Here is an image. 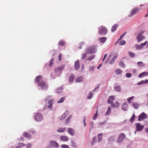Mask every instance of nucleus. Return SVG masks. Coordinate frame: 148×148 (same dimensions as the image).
<instances>
[{
  "mask_svg": "<svg viewBox=\"0 0 148 148\" xmlns=\"http://www.w3.org/2000/svg\"><path fill=\"white\" fill-rule=\"evenodd\" d=\"M118 27V25L115 24L112 27L111 29V31L112 32H114L116 29L117 27Z\"/></svg>",
  "mask_w": 148,
  "mask_h": 148,
  "instance_id": "22",
  "label": "nucleus"
},
{
  "mask_svg": "<svg viewBox=\"0 0 148 148\" xmlns=\"http://www.w3.org/2000/svg\"><path fill=\"white\" fill-rule=\"evenodd\" d=\"M62 55L61 54H59L58 56V58H59V60L60 61L61 59H62Z\"/></svg>",
  "mask_w": 148,
  "mask_h": 148,
  "instance_id": "60",
  "label": "nucleus"
},
{
  "mask_svg": "<svg viewBox=\"0 0 148 148\" xmlns=\"http://www.w3.org/2000/svg\"><path fill=\"white\" fill-rule=\"evenodd\" d=\"M125 135L124 133L120 134L117 138V142L118 143H120L122 142L125 138Z\"/></svg>",
  "mask_w": 148,
  "mask_h": 148,
  "instance_id": "2",
  "label": "nucleus"
},
{
  "mask_svg": "<svg viewBox=\"0 0 148 148\" xmlns=\"http://www.w3.org/2000/svg\"><path fill=\"white\" fill-rule=\"evenodd\" d=\"M64 68V66H62L60 67L55 68L54 70L56 73H61V71L63 70Z\"/></svg>",
  "mask_w": 148,
  "mask_h": 148,
  "instance_id": "11",
  "label": "nucleus"
},
{
  "mask_svg": "<svg viewBox=\"0 0 148 148\" xmlns=\"http://www.w3.org/2000/svg\"><path fill=\"white\" fill-rule=\"evenodd\" d=\"M102 134L101 133L98 135L97 137L98 140L99 142H100L102 140Z\"/></svg>",
  "mask_w": 148,
  "mask_h": 148,
  "instance_id": "29",
  "label": "nucleus"
},
{
  "mask_svg": "<svg viewBox=\"0 0 148 148\" xmlns=\"http://www.w3.org/2000/svg\"><path fill=\"white\" fill-rule=\"evenodd\" d=\"M95 56L94 55H91L89 56V58L86 60V61H87V60L89 61L92 60L94 58Z\"/></svg>",
  "mask_w": 148,
  "mask_h": 148,
  "instance_id": "32",
  "label": "nucleus"
},
{
  "mask_svg": "<svg viewBox=\"0 0 148 148\" xmlns=\"http://www.w3.org/2000/svg\"><path fill=\"white\" fill-rule=\"evenodd\" d=\"M97 49L95 46H90L87 48L86 53L87 54H92L96 52Z\"/></svg>",
  "mask_w": 148,
  "mask_h": 148,
  "instance_id": "1",
  "label": "nucleus"
},
{
  "mask_svg": "<svg viewBox=\"0 0 148 148\" xmlns=\"http://www.w3.org/2000/svg\"><path fill=\"white\" fill-rule=\"evenodd\" d=\"M125 40H122L121 41L119 42V45H123L125 44Z\"/></svg>",
  "mask_w": 148,
  "mask_h": 148,
  "instance_id": "46",
  "label": "nucleus"
},
{
  "mask_svg": "<svg viewBox=\"0 0 148 148\" xmlns=\"http://www.w3.org/2000/svg\"><path fill=\"white\" fill-rule=\"evenodd\" d=\"M53 99H51L48 101V103L49 104V105L47 106V107L50 110H52V108L53 102Z\"/></svg>",
  "mask_w": 148,
  "mask_h": 148,
  "instance_id": "14",
  "label": "nucleus"
},
{
  "mask_svg": "<svg viewBox=\"0 0 148 148\" xmlns=\"http://www.w3.org/2000/svg\"><path fill=\"white\" fill-rule=\"evenodd\" d=\"M147 118V114L144 112H143L140 114L138 120V121H141Z\"/></svg>",
  "mask_w": 148,
  "mask_h": 148,
  "instance_id": "3",
  "label": "nucleus"
},
{
  "mask_svg": "<svg viewBox=\"0 0 148 148\" xmlns=\"http://www.w3.org/2000/svg\"><path fill=\"white\" fill-rule=\"evenodd\" d=\"M83 122L84 124V125L85 126H86V117H84V119L83 120Z\"/></svg>",
  "mask_w": 148,
  "mask_h": 148,
  "instance_id": "55",
  "label": "nucleus"
},
{
  "mask_svg": "<svg viewBox=\"0 0 148 148\" xmlns=\"http://www.w3.org/2000/svg\"><path fill=\"white\" fill-rule=\"evenodd\" d=\"M137 64L139 67H143L145 66L144 64L142 62H137Z\"/></svg>",
  "mask_w": 148,
  "mask_h": 148,
  "instance_id": "25",
  "label": "nucleus"
},
{
  "mask_svg": "<svg viewBox=\"0 0 148 148\" xmlns=\"http://www.w3.org/2000/svg\"><path fill=\"white\" fill-rule=\"evenodd\" d=\"M69 114V111L66 110V111L62 115V116L64 118H66L68 115Z\"/></svg>",
  "mask_w": 148,
  "mask_h": 148,
  "instance_id": "36",
  "label": "nucleus"
},
{
  "mask_svg": "<svg viewBox=\"0 0 148 148\" xmlns=\"http://www.w3.org/2000/svg\"><path fill=\"white\" fill-rule=\"evenodd\" d=\"M126 34V32L125 33H124L119 38L118 40L116 42V43H117L118 42L119 40H121L122 38L123 37L125 36V34Z\"/></svg>",
  "mask_w": 148,
  "mask_h": 148,
  "instance_id": "42",
  "label": "nucleus"
},
{
  "mask_svg": "<svg viewBox=\"0 0 148 148\" xmlns=\"http://www.w3.org/2000/svg\"><path fill=\"white\" fill-rule=\"evenodd\" d=\"M134 98V96L128 98L127 99L128 102L130 103Z\"/></svg>",
  "mask_w": 148,
  "mask_h": 148,
  "instance_id": "37",
  "label": "nucleus"
},
{
  "mask_svg": "<svg viewBox=\"0 0 148 148\" xmlns=\"http://www.w3.org/2000/svg\"><path fill=\"white\" fill-rule=\"evenodd\" d=\"M132 76V74L130 73H127L126 74V76L127 77H130Z\"/></svg>",
  "mask_w": 148,
  "mask_h": 148,
  "instance_id": "52",
  "label": "nucleus"
},
{
  "mask_svg": "<svg viewBox=\"0 0 148 148\" xmlns=\"http://www.w3.org/2000/svg\"><path fill=\"white\" fill-rule=\"evenodd\" d=\"M107 38L105 37H102L99 38V41L102 43H104L106 41Z\"/></svg>",
  "mask_w": 148,
  "mask_h": 148,
  "instance_id": "20",
  "label": "nucleus"
},
{
  "mask_svg": "<svg viewBox=\"0 0 148 148\" xmlns=\"http://www.w3.org/2000/svg\"><path fill=\"white\" fill-rule=\"evenodd\" d=\"M119 66L123 68H124L125 67V65L124 64V63L122 62L121 61L119 63Z\"/></svg>",
  "mask_w": 148,
  "mask_h": 148,
  "instance_id": "35",
  "label": "nucleus"
},
{
  "mask_svg": "<svg viewBox=\"0 0 148 148\" xmlns=\"http://www.w3.org/2000/svg\"><path fill=\"white\" fill-rule=\"evenodd\" d=\"M68 133L71 135L73 136L75 134V132L73 129L71 128H69L67 129Z\"/></svg>",
  "mask_w": 148,
  "mask_h": 148,
  "instance_id": "18",
  "label": "nucleus"
},
{
  "mask_svg": "<svg viewBox=\"0 0 148 148\" xmlns=\"http://www.w3.org/2000/svg\"><path fill=\"white\" fill-rule=\"evenodd\" d=\"M111 108L110 107H108L107 111L105 114V115H109V114L111 112Z\"/></svg>",
  "mask_w": 148,
  "mask_h": 148,
  "instance_id": "26",
  "label": "nucleus"
},
{
  "mask_svg": "<svg viewBox=\"0 0 148 148\" xmlns=\"http://www.w3.org/2000/svg\"><path fill=\"white\" fill-rule=\"evenodd\" d=\"M23 135L24 136L27 138H31V135L29 133L27 132H25L23 134Z\"/></svg>",
  "mask_w": 148,
  "mask_h": 148,
  "instance_id": "23",
  "label": "nucleus"
},
{
  "mask_svg": "<svg viewBox=\"0 0 148 148\" xmlns=\"http://www.w3.org/2000/svg\"><path fill=\"white\" fill-rule=\"evenodd\" d=\"M136 130L137 131H142L144 128V125H141L140 123H136Z\"/></svg>",
  "mask_w": 148,
  "mask_h": 148,
  "instance_id": "9",
  "label": "nucleus"
},
{
  "mask_svg": "<svg viewBox=\"0 0 148 148\" xmlns=\"http://www.w3.org/2000/svg\"><path fill=\"white\" fill-rule=\"evenodd\" d=\"M132 106L135 109H137L138 108L139 105L136 103H133Z\"/></svg>",
  "mask_w": 148,
  "mask_h": 148,
  "instance_id": "33",
  "label": "nucleus"
},
{
  "mask_svg": "<svg viewBox=\"0 0 148 148\" xmlns=\"http://www.w3.org/2000/svg\"><path fill=\"white\" fill-rule=\"evenodd\" d=\"M65 99V97H61L60 100L58 101V103H60L63 102Z\"/></svg>",
  "mask_w": 148,
  "mask_h": 148,
  "instance_id": "34",
  "label": "nucleus"
},
{
  "mask_svg": "<svg viewBox=\"0 0 148 148\" xmlns=\"http://www.w3.org/2000/svg\"><path fill=\"white\" fill-rule=\"evenodd\" d=\"M128 105L127 103H124L122 106V108L123 110L126 111L127 110Z\"/></svg>",
  "mask_w": 148,
  "mask_h": 148,
  "instance_id": "19",
  "label": "nucleus"
},
{
  "mask_svg": "<svg viewBox=\"0 0 148 148\" xmlns=\"http://www.w3.org/2000/svg\"><path fill=\"white\" fill-rule=\"evenodd\" d=\"M145 38L143 35L138 34L137 35L136 39L137 40L138 42H139Z\"/></svg>",
  "mask_w": 148,
  "mask_h": 148,
  "instance_id": "12",
  "label": "nucleus"
},
{
  "mask_svg": "<svg viewBox=\"0 0 148 148\" xmlns=\"http://www.w3.org/2000/svg\"><path fill=\"white\" fill-rule=\"evenodd\" d=\"M139 9L137 8H135L132 9V11L130 14L129 15V16L131 17L134 15L139 11Z\"/></svg>",
  "mask_w": 148,
  "mask_h": 148,
  "instance_id": "8",
  "label": "nucleus"
},
{
  "mask_svg": "<svg viewBox=\"0 0 148 148\" xmlns=\"http://www.w3.org/2000/svg\"><path fill=\"white\" fill-rule=\"evenodd\" d=\"M90 125L91 127H93L94 125V123L93 122H91L90 123Z\"/></svg>",
  "mask_w": 148,
  "mask_h": 148,
  "instance_id": "62",
  "label": "nucleus"
},
{
  "mask_svg": "<svg viewBox=\"0 0 148 148\" xmlns=\"http://www.w3.org/2000/svg\"><path fill=\"white\" fill-rule=\"evenodd\" d=\"M54 60V59H52L50 62V63L49 64V66L50 67L51 66L52 64H53V61Z\"/></svg>",
  "mask_w": 148,
  "mask_h": 148,
  "instance_id": "44",
  "label": "nucleus"
},
{
  "mask_svg": "<svg viewBox=\"0 0 148 148\" xmlns=\"http://www.w3.org/2000/svg\"><path fill=\"white\" fill-rule=\"evenodd\" d=\"M95 68V67L94 66H91L90 67V70L92 71H93Z\"/></svg>",
  "mask_w": 148,
  "mask_h": 148,
  "instance_id": "61",
  "label": "nucleus"
},
{
  "mask_svg": "<svg viewBox=\"0 0 148 148\" xmlns=\"http://www.w3.org/2000/svg\"><path fill=\"white\" fill-rule=\"evenodd\" d=\"M32 144L30 143H29L26 145V148H31Z\"/></svg>",
  "mask_w": 148,
  "mask_h": 148,
  "instance_id": "51",
  "label": "nucleus"
},
{
  "mask_svg": "<svg viewBox=\"0 0 148 148\" xmlns=\"http://www.w3.org/2000/svg\"><path fill=\"white\" fill-rule=\"evenodd\" d=\"M122 71L119 69H117L115 71V73L117 75H119L122 73Z\"/></svg>",
  "mask_w": 148,
  "mask_h": 148,
  "instance_id": "39",
  "label": "nucleus"
},
{
  "mask_svg": "<svg viewBox=\"0 0 148 148\" xmlns=\"http://www.w3.org/2000/svg\"><path fill=\"white\" fill-rule=\"evenodd\" d=\"M65 42L64 41L62 40L59 41L58 44L59 45L63 46L65 45Z\"/></svg>",
  "mask_w": 148,
  "mask_h": 148,
  "instance_id": "30",
  "label": "nucleus"
},
{
  "mask_svg": "<svg viewBox=\"0 0 148 148\" xmlns=\"http://www.w3.org/2000/svg\"><path fill=\"white\" fill-rule=\"evenodd\" d=\"M66 128L65 127H62L59 128L57 131L58 132H63L66 130Z\"/></svg>",
  "mask_w": 148,
  "mask_h": 148,
  "instance_id": "21",
  "label": "nucleus"
},
{
  "mask_svg": "<svg viewBox=\"0 0 148 148\" xmlns=\"http://www.w3.org/2000/svg\"><path fill=\"white\" fill-rule=\"evenodd\" d=\"M115 60V59H114V58H112V59L111 60H110V64H112L114 62Z\"/></svg>",
  "mask_w": 148,
  "mask_h": 148,
  "instance_id": "48",
  "label": "nucleus"
},
{
  "mask_svg": "<svg viewBox=\"0 0 148 148\" xmlns=\"http://www.w3.org/2000/svg\"><path fill=\"white\" fill-rule=\"evenodd\" d=\"M38 86L41 87V89L43 90L46 89L47 88V85L44 81L41 82L38 84Z\"/></svg>",
  "mask_w": 148,
  "mask_h": 148,
  "instance_id": "7",
  "label": "nucleus"
},
{
  "mask_svg": "<svg viewBox=\"0 0 148 148\" xmlns=\"http://www.w3.org/2000/svg\"><path fill=\"white\" fill-rule=\"evenodd\" d=\"M75 78V77L74 75H73V74H71L69 77V82L70 83L73 82Z\"/></svg>",
  "mask_w": 148,
  "mask_h": 148,
  "instance_id": "17",
  "label": "nucleus"
},
{
  "mask_svg": "<svg viewBox=\"0 0 148 148\" xmlns=\"http://www.w3.org/2000/svg\"><path fill=\"white\" fill-rule=\"evenodd\" d=\"M42 75L37 76L35 79V82L36 84H39L41 81H42Z\"/></svg>",
  "mask_w": 148,
  "mask_h": 148,
  "instance_id": "10",
  "label": "nucleus"
},
{
  "mask_svg": "<svg viewBox=\"0 0 148 148\" xmlns=\"http://www.w3.org/2000/svg\"><path fill=\"white\" fill-rule=\"evenodd\" d=\"M80 67L79 62V60H77L75 62L74 68L75 70L79 69Z\"/></svg>",
  "mask_w": 148,
  "mask_h": 148,
  "instance_id": "13",
  "label": "nucleus"
},
{
  "mask_svg": "<svg viewBox=\"0 0 148 148\" xmlns=\"http://www.w3.org/2000/svg\"><path fill=\"white\" fill-rule=\"evenodd\" d=\"M60 139L63 141H67L69 140V138L67 136H62L60 137Z\"/></svg>",
  "mask_w": 148,
  "mask_h": 148,
  "instance_id": "16",
  "label": "nucleus"
},
{
  "mask_svg": "<svg viewBox=\"0 0 148 148\" xmlns=\"http://www.w3.org/2000/svg\"><path fill=\"white\" fill-rule=\"evenodd\" d=\"M96 137H94L93 138L92 140V145H93L96 142Z\"/></svg>",
  "mask_w": 148,
  "mask_h": 148,
  "instance_id": "45",
  "label": "nucleus"
},
{
  "mask_svg": "<svg viewBox=\"0 0 148 148\" xmlns=\"http://www.w3.org/2000/svg\"><path fill=\"white\" fill-rule=\"evenodd\" d=\"M128 53L130 57H134V56H135V54L134 53L132 52L131 51H129Z\"/></svg>",
  "mask_w": 148,
  "mask_h": 148,
  "instance_id": "40",
  "label": "nucleus"
},
{
  "mask_svg": "<svg viewBox=\"0 0 148 148\" xmlns=\"http://www.w3.org/2000/svg\"><path fill=\"white\" fill-rule=\"evenodd\" d=\"M135 117V116L134 114H133L130 120V121L132 123L133 122V121L134 120Z\"/></svg>",
  "mask_w": 148,
  "mask_h": 148,
  "instance_id": "41",
  "label": "nucleus"
},
{
  "mask_svg": "<svg viewBox=\"0 0 148 148\" xmlns=\"http://www.w3.org/2000/svg\"><path fill=\"white\" fill-rule=\"evenodd\" d=\"M115 98L114 96H110L108 99V103L110 104L112 102H113Z\"/></svg>",
  "mask_w": 148,
  "mask_h": 148,
  "instance_id": "15",
  "label": "nucleus"
},
{
  "mask_svg": "<svg viewBox=\"0 0 148 148\" xmlns=\"http://www.w3.org/2000/svg\"><path fill=\"white\" fill-rule=\"evenodd\" d=\"M25 145V144L21 143L19 144V147H20V148H21V147H23Z\"/></svg>",
  "mask_w": 148,
  "mask_h": 148,
  "instance_id": "54",
  "label": "nucleus"
},
{
  "mask_svg": "<svg viewBox=\"0 0 148 148\" xmlns=\"http://www.w3.org/2000/svg\"><path fill=\"white\" fill-rule=\"evenodd\" d=\"M50 146L51 147H55L58 148L59 147V145L58 143L56 142L51 140L49 143Z\"/></svg>",
  "mask_w": 148,
  "mask_h": 148,
  "instance_id": "6",
  "label": "nucleus"
},
{
  "mask_svg": "<svg viewBox=\"0 0 148 148\" xmlns=\"http://www.w3.org/2000/svg\"><path fill=\"white\" fill-rule=\"evenodd\" d=\"M62 148H69V146L63 144L61 146Z\"/></svg>",
  "mask_w": 148,
  "mask_h": 148,
  "instance_id": "43",
  "label": "nucleus"
},
{
  "mask_svg": "<svg viewBox=\"0 0 148 148\" xmlns=\"http://www.w3.org/2000/svg\"><path fill=\"white\" fill-rule=\"evenodd\" d=\"M83 79L82 77H77L76 79V82H79L82 81Z\"/></svg>",
  "mask_w": 148,
  "mask_h": 148,
  "instance_id": "28",
  "label": "nucleus"
},
{
  "mask_svg": "<svg viewBox=\"0 0 148 148\" xmlns=\"http://www.w3.org/2000/svg\"><path fill=\"white\" fill-rule=\"evenodd\" d=\"M92 94L91 92H90L89 96L87 97L88 99H91L92 96Z\"/></svg>",
  "mask_w": 148,
  "mask_h": 148,
  "instance_id": "50",
  "label": "nucleus"
},
{
  "mask_svg": "<svg viewBox=\"0 0 148 148\" xmlns=\"http://www.w3.org/2000/svg\"><path fill=\"white\" fill-rule=\"evenodd\" d=\"M144 84H145V83L144 82V81L143 80H142L140 82H138L137 84H138V85H143Z\"/></svg>",
  "mask_w": 148,
  "mask_h": 148,
  "instance_id": "53",
  "label": "nucleus"
},
{
  "mask_svg": "<svg viewBox=\"0 0 148 148\" xmlns=\"http://www.w3.org/2000/svg\"><path fill=\"white\" fill-rule=\"evenodd\" d=\"M35 120L37 121H40L42 120V117L41 114L37 113L34 116Z\"/></svg>",
  "mask_w": 148,
  "mask_h": 148,
  "instance_id": "5",
  "label": "nucleus"
},
{
  "mask_svg": "<svg viewBox=\"0 0 148 148\" xmlns=\"http://www.w3.org/2000/svg\"><path fill=\"white\" fill-rule=\"evenodd\" d=\"M135 47V48L137 50H140L142 49L143 48V46L138 44L136 45Z\"/></svg>",
  "mask_w": 148,
  "mask_h": 148,
  "instance_id": "31",
  "label": "nucleus"
},
{
  "mask_svg": "<svg viewBox=\"0 0 148 148\" xmlns=\"http://www.w3.org/2000/svg\"><path fill=\"white\" fill-rule=\"evenodd\" d=\"M86 56V53H84L82 55L81 59L82 60H84L85 59Z\"/></svg>",
  "mask_w": 148,
  "mask_h": 148,
  "instance_id": "47",
  "label": "nucleus"
},
{
  "mask_svg": "<svg viewBox=\"0 0 148 148\" xmlns=\"http://www.w3.org/2000/svg\"><path fill=\"white\" fill-rule=\"evenodd\" d=\"M108 30L105 27H101L99 31V33L101 35H104L107 33Z\"/></svg>",
  "mask_w": 148,
  "mask_h": 148,
  "instance_id": "4",
  "label": "nucleus"
},
{
  "mask_svg": "<svg viewBox=\"0 0 148 148\" xmlns=\"http://www.w3.org/2000/svg\"><path fill=\"white\" fill-rule=\"evenodd\" d=\"M147 41H146L144 43H141V44H140V45L141 46H143H143H145L146 45L147 43Z\"/></svg>",
  "mask_w": 148,
  "mask_h": 148,
  "instance_id": "57",
  "label": "nucleus"
},
{
  "mask_svg": "<svg viewBox=\"0 0 148 148\" xmlns=\"http://www.w3.org/2000/svg\"><path fill=\"white\" fill-rule=\"evenodd\" d=\"M110 103L111 106L113 108H116V106L115 105V104L114 103H113V102H112Z\"/></svg>",
  "mask_w": 148,
  "mask_h": 148,
  "instance_id": "49",
  "label": "nucleus"
},
{
  "mask_svg": "<svg viewBox=\"0 0 148 148\" xmlns=\"http://www.w3.org/2000/svg\"><path fill=\"white\" fill-rule=\"evenodd\" d=\"M147 75V72H143L142 73H140L139 75V78H141L145 76H146Z\"/></svg>",
  "mask_w": 148,
  "mask_h": 148,
  "instance_id": "24",
  "label": "nucleus"
},
{
  "mask_svg": "<svg viewBox=\"0 0 148 148\" xmlns=\"http://www.w3.org/2000/svg\"><path fill=\"white\" fill-rule=\"evenodd\" d=\"M144 82L145 84H147L148 83V79H145V81H144Z\"/></svg>",
  "mask_w": 148,
  "mask_h": 148,
  "instance_id": "64",
  "label": "nucleus"
},
{
  "mask_svg": "<svg viewBox=\"0 0 148 148\" xmlns=\"http://www.w3.org/2000/svg\"><path fill=\"white\" fill-rule=\"evenodd\" d=\"M98 110V108L97 110V111H96V113L95 114L94 117L93 118V119L94 120H95L97 118L98 115L97 114V112Z\"/></svg>",
  "mask_w": 148,
  "mask_h": 148,
  "instance_id": "38",
  "label": "nucleus"
},
{
  "mask_svg": "<svg viewBox=\"0 0 148 148\" xmlns=\"http://www.w3.org/2000/svg\"><path fill=\"white\" fill-rule=\"evenodd\" d=\"M118 56V53H116L114 54V56L112 58L116 59L117 58Z\"/></svg>",
  "mask_w": 148,
  "mask_h": 148,
  "instance_id": "56",
  "label": "nucleus"
},
{
  "mask_svg": "<svg viewBox=\"0 0 148 148\" xmlns=\"http://www.w3.org/2000/svg\"><path fill=\"white\" fill-rule=\"evenodd\" d=\"M62 91V90L61 89H58L57 90V92L58 93H59L60 92H61Z\"/></svg>",
  "mask_w": 148,
  "mask_h": 148,
  "instance_id": "63",
  "label": "nucleus"
},
{
  "mask_svg": "<svg viewBox=\"0 0 148 148\" xmlns=\"http://www.w3.org/2000/svg\"><path fill=\"white\" fill-rule=\"evenodd\" d=\"M115 105L116 106V108L119 107V103L118 102H115Z\"/></svg>",
  "mask_w": 148,
  "mask_h": 148,
  "instance_id": "59",
  "label": "nucleus"
},
{
  "mask_svg": "<svg viewBox=\"0 0 148 148\" xmlns=\"http://www.w3.org/2000/svg\"><path fill=\"white\" fill-rule=\"evenodd\" d=\"M70 119H68V118L66 119V122H65V123L66 124H68L69 123L70 121Z\"/></svg>",
  "mask_w": 148,
  "mask_h": 148,
  "instance_id": "58",
  "label": "nucleus"
},
{
  "mask_svg": "<svg viewBox=\"0 0 148 148\" xmlns=\"http://www.w3.org/2000/svg\"><path fill=\"white\" fill-rule=\"evenodd\" d=\"M114 89L118 92H120L121 90V87L119 86H116L114 87Z\"/></svg>",
  "mask_w": 148,
  "mask_h": 148,
  "instance_id": "27",
  "label": "nucleus"
}]
</instances>
